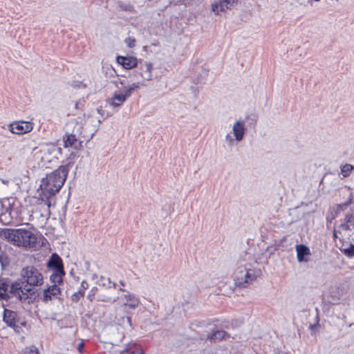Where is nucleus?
I'll use <instances>...</instances> for the list:
<instances>
[{"mask_svg":"<svg viewBox=\"0 0 354 354\" xmlns=\"http://www.w3.org/2000/svg\"><path fill=\"white\" fill-rule=\"evenodd\" d=\"M341 252L347 257L348 258H353L354 257V245L350 244L348 247H344L342 245L340 248Z\"/></svg>","mask_w":354,"mask_h":354,"instance_id":"obj_25","label":"nucleus"},{"mask_svg":"<svg viewBox=\"0 0 354 354\" xmlns=\"http://www.w3.org/2000/svg\"><path fill=\"white\" fill-rule=\"evenodd\" d=\"M0 238L13 245L25 248H35L37 245V237L32 232L23 229H0Z\"/></svg>","mask_w":354,"mask_h":354,"instance_id":"obj_2","label":"nucleus"},{"mask_svg":"<svg viewBox=\"0 0 354 354\" xmlns=\"http://www.w3.org/2000/svg\"><path fill=\"white\" fill-rule=\"evenodd\" d=\"M129 7H130V6H125V7H124V10H129Z\"/></svg>","mask_w":354,"mask_h":354,"instance_id":"obj_43","label":"nucleus"},{"mask_svg":"<svg viewBox=\"0 0 354 354\" xmlns=\"http://www.w3.org/2000/svg\"><path fill=\"white\" fill-rule=\"evenodd\" d=\"M239 0H215L212 4V10L218 15L231 9Z\"/></svg>","mask_w":354,"mask_h":354,"instance_id":"obj_9","label":"nucleus"},{"mask_svg":"<svg viewBox=\"0 0 354 354\" xmlns=\"http://www.w3.org/2000/svg\"><path fill=\"white\" fill-rule=\"evenodd\" d=\"M80 102H76L75 103V108L76 109H77L79 108V104H80Z\"/></svg>","mask_w":354,"mask_h":354,"instance_id":"obj_39","label":"nucleus"},{"mask_svg":"<svg viewBox=\"0 0 354 354\" xmlns=\"http://www.w3.org/2000/svg\"><path fill=\"white\" fill-rule=\"evenodd\" d=\"M118 82L121 85H124L126 84V80L124 79H120Z\"/></svg>","mask_w":354,"mask_h":354,"instance_id":"obj_38","label":"nucleus"},{"mask_svg":"<svg viewBox=\"0 0 354 354\" xmlns=\"http://www.w3.org/2000/svg\"><path fill=\"white\" fill-rule=\"evenodd\" d=\"M225 140L230 145H232L234 142L233 138L229 133L226 135Z\"/></svg>","mask_w":354,"mask_h":354,"instance_id":"obj_33","label":"nucleus"},{"mask_svg":"<svg viewBox=\"0 0 354 354\" xmlns=\"http://www.w3.org/2000/svg\"><path fill=\"white\" fill-rule=\"evenodd\" d=\"M260 270L248 268L245 266L243 270H240L234 279V284L236 288H247L252 284L260 274Z\"/></svg>","mask_w":354,"mask_h":354,"instance_id":"obj_6","label":"nucleus"},{"mask_svg":"<svg viewBox=\"0 0 354 354\" xmlns=\"http://www.w3.org/2000/svg\"><path fill=\"white\" fill-rule=\"evenodd\" d=\"M120 354H145V352L140 346L130 343L125 349L120 352Z\"/></svg>","mask_w":354,"mask_h":354,"instance_id":"obj_20","label":"nucleus"},{"mask_svg":"<svg viewBox=\"0 0 354 354\" xmlns=\"http://www.w3.org/2000/svg\"><path fill=\"white\" fill-rule=\"evenodd\" d=\"M232 132L236 141L241 142L243 139L245 133L244 121H236L232 127Z\"/></svg>","mask_w":354,"mask_h":354,"instance_id":"obj_14","label":"nucleus"},{"mask_svg":"<svg viewBox=\"0 0 354 354\" xmlns=\"http://www.w3.org/2000/svg\"><path fill=\"white\" fill-rule=\"evenodd\" d=\"M8 290V289H0V300L7 301L10 297V295H12L17 297L21 301L27 302L28 304L30 303L28 293L24 289H10L9 292Z\"/></svg>","mask_w":354,"mask_h":354,"instance_id":"obj_7","label":"nucleus"},{"mask_svg":"<svg viewBox=\"0 0 354 354\" xmlns=\"http://www.w3.org/2000/svg\"><path fill=\"white\" fill-rule=\"evenodd\" d=\"M124 322H127V324L129 325V326H131V318L129 317H127L124 319V318H123V323L122 324L124 325V326H125V323Z\"/></svg>","mask_w":354,"mask_h":354,"instance_id":"obj_35","label":"nucleus"},{"mask_svg":"<svg viewBox=\"0 0 354 354\" xmlns=\"http://www.w3.org/2000/svg\"><path fill=\"white\" fill-rule=\"evenodd\" d=\"M65 274L64 270H55L52 271V274L50 276V280L53 283L51 286H48L47 288H57V285H59L62 282L63 276Z\"/></svg>","mask_w":354,"mask_h":354,"instance_id":"obj_17","label":"nucleus"},{"mask_svg":"<svg viewBox=\"0 0 354 354\" xmlns=\"http://www.w3.org/2000/svg\"><path fill=\"white\" fill-rule=\"evenodd\" d=\"M11 328H12L18 334L22 332L21 326L17 325L16 323L15 324V326H11Z\"/></svg>","mask_w":354,"mask_h":354,"instance_id":"obj_34","label":"nucleus"},{"mask_svg":"<svg viewBox=\"0 0 354 354\" xmlns=\"http://www.w3.org/2000/svg\"><path fill=\"white\" fill-rule=\"evenodd\" d=\"M317 325H318V324H317L310 325V328L311 330L315 332Z\"/></svg>","mask_w":354,"mask_h":354,"instance_id":"obj_37","label":"nucleus"},{"mask_svg":"<svg viewBox=\"0 0 354 354\" xmlns=\"http://www.w3.org/2000/svg\"><path fill=\"white\" fill-rule=\"evenodd\" d=\"M320 0H309L308 2L311 3L312 1H319Z\"/></svg>","mask_w":354,"mask_h":354,"instance_id":"obj_42","label":"nucleus"},{"mask_svg":"<svg viewBox=\"0 0 354 354\" xmlns=\"http://www.w3.org/2000/svg\"><path fill=\"white\" fill-rule=\"evenodd\" d=\"M297 259L298 262H308L309 256L311 254L310 248L304 244H298L296 245Z\"/></svg>","mask_w":354,"mask_h":354,"instance_id":"obj_13","label":"nucleus"},{"mask_svg":"<svg viewBox=\"0 0 354 354\" xmlns=\"http://www.w3.org/2000/svg\"><path fill=\"white\" fill-rule=\"evenodd\" d=\"M354 170V166L351 164H345L341 167V174L344 177H348Z\"/></svg>","mask_w":354,"mask_h":354,"instance_id":"obj_27","label":"nucleus"},{"mask_svg":"<svg viewBox=\"0 0 354 354\" xmlns=\"http://www.w3.org/2000/svg\"><path fill=\"white\" fill-rule=\"evenodd\" d=\"M342 231H340V229L337 227V229L334 228L333 232V236L335 239H339L340 241L343 240V237H340L339 235H342Z\"/></svg>","mask_w":354,"mask_h":354,"instance_id":"obj_30","label":"nucleus"},{"mask_svg":"<svg viewBox=\"0 0 354 354\" xmlns=\"http://www.w3.org/2000/svg\"><path fill=\"white\" fill-rule=\"evenodd\" d=\"M93 135L94 133H91L89 135H84L82 131V124L76 123L73 132L71 133H66L64 136V147H73L77 149L82 142V141L78 142L80 136L84 139L90 140L93 138Z\"/></svg>","mask_w":354,"mask_h":354,"instance_id":"obj_5","label":"nucleus"},{"mask_svg":"<svg viewBox=\"0 0 354 354\" xmlns=\"http://www.w3.org/2000/svg\"><path fill=\"white\" fill-rule=\"evenodd\" d=\"M226 337H229V335L225 331L218 330L209 335L207 336V339L210 341V342H216L217 341H221L225 339Z\"/></svg>","mask_w":354,"mask_h":354,"instance_id":"obj_21","label":"nucleus"},{"mask_svg":"<svg viewBox=\"0 0 354 354\" xmlns=\"http://www.w3.org/2000/svg\"><path fill=\"white\" fill-rule=\"evenodd\" d=\"M83 292L82 291V290H80L78 292L74 293L72 296H71V299L73 301L77 302L79 301V299H80V297H83Z\"/></svg>","mask_w":354,"mask_h":354,"instance_id":"obj_31","label":"nucleus"},{"mask_svg":"<svg viewBox=\"0 0 354 354\" xmlns=\"http://www.w3.org/2000/svg\"><path fill=\"white\" fill-rule=\"evenodd\" d=\"M19 354H39V350L35 346L32 345L25 347Z\"/></svg>","mask_w":354,"mask_h":354,"instance_id":"obj_28","label":"nucleus"},{"mask_svg":"<svg viewBox=\"0 0 354 354\" xmlns=\"http://www.w3.org/2000/svg\"><path fill=\"white\" fill-rule=\"evenodd\" d=\"M93 280H96V285L105 288H114L115 286V283L111 282L109 278L102 276L98 277L97 275H94Z\"/></svg>","mask_w":354,"mask_h":354,"instance_id":"obj_19","label":"nucleus"},{"mask_svg":"<svg viewBox=\"0 0 354 354\" xmlns=\"http://www.w3.org/2000/svg\"><path fill=\"white\" fill-rule=\"evenodd\" d=\"M140 84H144V82H134L131 85L128 86L127 87H125L124 91L127 93V95H129L130 97L135 90L140 88Z\"/></svg>","mask_w":354,"mask_h":354,"instance_id":"obj_26","label":"nucleus"},{"mask_svg":"<svg viewBox=\"0 0 354 354\" xmlns=\"http://www.w3.org/2000/svg\"><path fill=\"white\" fill-rule=\"evenodd\" d=\"M81 288H84V281H83L81 283Z\"/></svg>","mask_w":354,"mask_h":354,"instance_id":"obj_40","label":"nucleus"},{"mask_svg":"<svg viewBox=\"0 0 354 354\" xmlns=\"http://www.w3.org/2000/svg\"><path fill=\"white\" fill-rule=\"evenodd\" d=\"M129 97V96L127 95V93L124 91H116L113 94V96L108 100V103L113 109L119 108Z\"/></svg>","mask_w":354,"mask_h":354,"instance_id":"obj_10","label":"nucleus"},{"mask_svg":"<svg viewBox=\"0 0 354 354\" xmlns=\"http://www.w3.org/2000/svg\"><path fill=\"white\" fill-rule=\"evenodd\" d=\"M84 346V342H81L80 343L78 344L77 348V350L79 351L80 353L82 352Z\"/></svg>","mask_w":354,"mask_h":354,"instance_id":"obj_36","label":"nucleus"},{"mask_svg":"<svg viewBox=\"0 0 354 354\" xmlns=\"http://www.w3.org/2000/svg\"><path fill=\"white\" fill-rule=\"evenodd\" d=\"M125 44L129 48H133L136 45V39L133 37H129L124 41Z\"/></svg>","mask_w":354,"mask_h":354,"instance_id":"obj_29","label":"nucleus"},{"mask_svg":"<svg viewBox=\"0 0 354 354\" xmlns=\"http://www.w3.org/2000/svg\"><path fill=\"white\" fill-rule=\"evenodd\" d=\"M9 127L12 133L23 135L32 131V124L27 121H16L11 123Z\"/></svg>","mask_w":354,"mask_h":354,"instance_id":"obj_8","label":"nucleus"},{"mask_svg":"<svg viewBox=\"0 0 354 354\" xmlns=\"http://www.w3.org/2000/svg\"><path fill=\"white\" fill-rule=\"evenodd\" d=\"M120 283L122 286H125V283L122 281H120Z\"/></svg>","mask_w":354,"mask_h":354,"instance_id":"obj_41","label":"nucleus"},{"mask_svg":"<svg viewBox=\"0 0 354 354\" xmlns=\"http://www.w3.org/2000/svg\"><path fill=\"white\" fill-rule=\"evenodd\" d=\"M153 69V64L151 62H145L140 66L141 71L140 74L142 78V82L149 81L152 78L151 71Z\"/></svg>","mask_w":354,"mask_h":354,"instance_id":"obj_16","label":"nucleus"},{"mask_svg":"<svg viewBox=\"0 0 354 354\" xmlns=\"http://www.w3.org/2000/svg\"><path fill=\"white\" fill-rule=\"evenodd\" d=\"M68 173L67 165H62L46 174L41 180L39 196L55 201V195L64 185Z\"/></svg>","mask_w":354,"mask_h":354,"instance_id":"obj_1","label":"nucleus"},{"mask_svg":"<svg viewBox=\"0 0 354 354\" xmlns=\"http://www.w3.org/2000/svg\"><path fill=\"white\" fill-rule=\"evenodd\" d=\"M16 315L15 312L8 309H4L3 320L7 326L10 327L15 326V324L16 323Z\"/></svg>","mask_w":354,"mask_h":354,"instance_id":"obj_18","label":"nucleus"},{"mask_svg":"<svg viewBox=\"0 0 354 354\" xmlns=\"http://www.w3.org/2000/svg\"><path fill=\"white\" fill-rule=\"evenodd\" d=\"M60 295V289H44V301L51 300L52 297H57Z\"/></svg>","mask_w":354,"mask_h":354,"instance_id":"obj_24","label":"nucleus"},{"mask_svg":"<svg viewBox=\"0 0 354 354\" xmlns=\"http://www.w3.org/2000/svg\"><path fill=\"white\" fill-rule=\"evenodd\" d=\"M139 299L132 295H125L124 300V306L130 308H135L139 305Z\"/></svg>","mask_w":354,"mask_h":354,"instance_id":"obj_22","label":"nucleus"},{"mask_svg":"<svg viewBox=\"0 0 354 354\" xmlns=\"http://www.w3.org/2000/svg\"><path fill=\"white\" fill-rule=\"evenodd\" d=\"M25 291L28 292L29 299L30 302H32L36 297V292H35V289H24Z\"/></svg>","mask_w":354,"mask_h":354,"instance_id":"obj_32","label":"nucleus"},{"mask_svg":"<svg viewBox=\"0 0 354 354\" xmlns=\"http://www.w3.org/2000/svg\"><path fill=\"white\" fill-rule=\"evenodd\" d=\"M343 289H330L328 301L331 304H336L342 295Z\"/></svg>","mask_w":354,"mask_h":354,"instance_id":"obj_23","label":"nucleus"},{"mask_svg":"<svg viewBox=\"0 0 354 354\" xmlns=\"http://www.w3.org/2000/svg\"><path fill=\"white\" fill-rule=\"evenodd\" d=\"M54 205L55 201L39 196V202L32 211V219H39L41 224H45L50 216V208Z\"/></svg>","mask_w":354,"mask_h":354,"instance_id":"obj_4","label":"nucleus"},{"mask_svg":"<svg viewBox=\"0 0 354 354\" xmlns=\"http://www.w3.org/2000/svg\"><path fill=\"white\" fill-rule=\"evenodd\" d=\"M116 60L125 69H131L138 65V59L134 56L118 55Z\"/></svg>","mask_w":354,"mask_h":354,"instance_id":"obj_12","label":"nucleus"},{"mask_svg":"<svg viewBox=\"0 0 354 354\" xmlns=\"http://www.w3.org/2000/svg\"><path fill=\"white\" fill-rule=\"evenodd\" d=\"M47 267L52 271H56L57 270H64L62 260L56 253H53L50 256L47 263Z\"/></svg>","mask_w":354,"mask_h":354,"instance_id":"obj_15","label":"nucleus"},{"mask_svg":"<svg viewBox=\"0 0 354 354\" xmlns=\"http://www.w3.org/2000/svg\"><path fill=\"white\" fill-rule=\"evenodd\" d=\"M338 228L342 232H348V235L354 230V212L346 214L344 218L339 220Z\"/></svg>","mask_w":354,"mask_h":354,"instance_id":"obj_11","label":"nucleus"},{"mask_svg":"<svg viewBox=\"0 0 354 354\" xmlns=\"http://www.w3.org/2000/svg\"><path fill=\"white\" fill-rule=\"evenodd\" d=\"M20 281H13L7 277L0 278V288H22V285L40 286L43 284L44 277L41 273L34 266H27L21 272Z\"/></svg>","mask_w":354,"mask_h":354,"instance_id":"obj_3","label":"nucleus"}]
</instances>
